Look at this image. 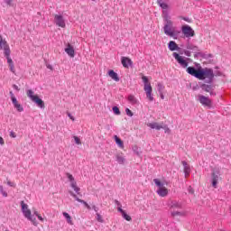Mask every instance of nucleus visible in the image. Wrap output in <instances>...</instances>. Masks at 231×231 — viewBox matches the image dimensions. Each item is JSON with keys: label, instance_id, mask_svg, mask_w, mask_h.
Segmentation results:
<instances>
[{"label": "nucleus", "instance_id": "obj_4", "mask_svg": "<svg viewBox=\"0 0 231 231\" xmlns=\"http://www.w3.org/2000/svg\"><path fill=\"white\" fill-rule=\"evenodd\" d=\"M183 205L180 201L172 200L170 204V212L172 217H180L184 216L183 212L178 211L182 208Z\"/></svg>", "mask_w": 231, "mask_h": 231}, {"label": "nucleus", "instance_id": "obj_6", "mask_svg": "<svg viewBox=\"0 0 231 231\" xmlns=\"http://www.w3.org/2000/svg\"><path fill=\"white\" fill-rule=\"evenodd\" d=\"M153 182L158 187L157 189V194L161 198H167L169 196V189L164 187L163 183L159 179H154Z\"/></svg>", "mask_w": 231, "mask_h": 231}, {"label": "nucleus", "instance_id": "obj_17", "mask_svg": "<svg viewBox=\"0 0 231 231\" xmlns=\"http://www.w3.org/2000/svg\"><path fill=\"white\" fill-rule=\"evenodd\" d=\"M181 164L184 167L183 171L185 174V178H189V176H190V165L185 161H182Z\"/></svg>", "mask_w": 231, "mask_h": 231}, {"label": "nucleus", "instance_id": "obj_37", "mask_svg": "<svg viewBox=\"0 0 231 231\" xmlns=\"http://www.w3.org/2000/svg\"><path fill=\"white\" fill-rule=\"evenodd\" d=\"M9 135H10L11 138H16L17 137V134H15V132H14V131H11Z\"/></svg>", "mask_w": 231, "mask_h": 231}, {"label": "nucleus", "instance_id": "obj_21", "mask_svg": "<svg viewBox=\"0 0 231 231\" xmlns=\"http://www.w3.org/2000/svg\"><path fill=\"white\" fill-rule=\"evenodd\" d=\"M7 59V63L9 66V69L12 73H15V66L14 65V60H12V58L10 56H5Z\"/></svg>", "mask_w": 231, "mask_h": 231}, {"label": "nucleus", "instance_id": "obj_11", "mask_svg": "<svg viewBox=\"0 0 231 231\" xmlns=\"http://www.w3.org/2000/svg\"><path fill=\"white\" fill-rule=\"evenodd\" d=\"M173 57L182 66V68H187L189 66V62L183 57L180 56L178 52H173Z\"/></svg>", "mask_w": 231, "mask_h": 231}, {"label": "nucleus", "instance_id": "obj_23", "mask_svg": "<svg viewBox=\"0 0 231 231\" xmlns=\"http://www.w3.org/2000/svg\"><path fill=\"white\" fill-rule=\"evenodd\" d=\"M219 180V176H217V174H216V172L212 173V187H214V189H217V181Z\"/></svg>", "mask_w": 231, "mask_h": 231}, {"label": "nucleus", "instance_id": "obj_49", "mask_svg": "<svg viewBox=\"0 0 231 231\" xmlns=\"http://www.w3.org/2000/svg\"><path fill=\"white\" fill-rule=\"evenodd\" d=\"M10 3H12V0H9V1L7 2L8 5H10Z\"/></svg>", "mask_w": 231, "mask_h": 231}, {"label": "nucleus", "instance_id": "obj_36", "mask_svg": "<svg viewBox=\"0 0 231 231\" xmlns=\"http://www.w3.org/2000/svg\"><path fill=\"white\" fill-rule=\"evenodd\" d=\"M125 113H126L127 116H134L133 111H131V109H129V108L125 109Z\"/></svg>", "mask_w": 231, "mask_h": 231}, {"label": "nucleus", "instance_id": "obj_32", "mask_svg": "<svg viewBox=\"0 0 231 231\" xmlns=\"http://www.w3.org/2000/svg\"><path fill=\"white\" fill-rule=\"evenodd\" d=\"M122 216H123L124 219H125L126 221H132V219H133L131 217V216H129V215H127V213H125V211L123 212Z\"/></svg>", "mask_w": 231, "mask_h": 231}, {"label": "nucleus", "instance_id": "obj_28", "mask_svg": "<svg viewBox=\"0 0 231 231\" xmlns=\"http://www.w3.org/2000/svg\"><path fill=\"white\" fill-rule=\"evenodd\" d=\"M128 102H130V104H138V99H136V97L134 95H129L128 96Z\"/></svg>", "mask_w": 231, "mask_h": 231}, {"label": "nucleus", "instance_id": "obj_30", "mask_svg": "<svg viewBox=\"0 0 231 231\" xmlns=\"http://www.w3.org/2000/svg\"><path fill=\"white\" fill-rule=\"evenodd\" d=\"M63 216L67 219V222L69 223V225H73V220H71V216H69V213L63 212Z\"/></svg>", "mask_w": 231, "mask_h": 231}, {"label": "nucleus", "instance_id": "obj_48", "mask_svg": "<svg viewBox=\"0 0 231 231\" xmlns=\"http://www.w3.org/2000/svg\"><path fill=\"white\" fill-rule=\"evenodd\" d=\"M40 214L37 211H34V216L38 217Z\"/></svg>", "mask_w": 231, "mask_h": 231}, {"label": "nucleus", "instance_id": "obj_16", "mask_svg": "<svg viewBox=\"0 0 231 231\" xmlns=\"http://www.w3.org/2000/svg\"><path fill=\"white\" fill-rule=\"evenodd\" d=\"M69 194H70V196H72V198H75L76 201H79V203H82L83 205H85V207H86V208H88V210H91V206H89V204H88V202L84 201L83 199H79L77 194H75L73 191H69Z\"/></svg>", "mask_w": 231, "mask_h": 231}, {"label": "nucleus", "instance_id": "obj_43", "mask_svg": "<svg viewBox=\"0 0 231 231\" xmlns=\"http://www.w3.org/2000/svg\"><path fill=\"white\" fill-rule=\"evenodd\" d=\"M5 143V139L0 136V145H3Z\"/></svg>", "mask_w": 231, "mask_h": 231}, {"label": "nucleus", "instance_id": "obj_35", "mask_svg": "<svg viewBox=\"0 0 231 231\" xmlns=\"http://www.w3.org/2000/svg\"><path fill=\"white\" fill-rule=\"evenodd\" d=\"M74 141L76 142L77 145H80L82 142H80V138L79 136H74Z\"/></svg>", "mask_w": 231, "mask_h": 231}, {"label": "nucleus", "instance_id": "obj_5", "mask_svg": "<svg viewBox=\"0 0 231 231\" xmlns=\"http://www.w3.org/2000/svg\"><path fill=\"white\" fill-rule=\"evenodd\" d=\"M142 80L144 84L143 89L146 93V98L149 102H152L154 100V97L152 96V86H151V82H149V79H147L146 76H143Z\"/></svg>", "mask_w": 231, "mask_h": 231}, {"label": "nucleus", "instance_id": "obj_1", "mask_svg": "<svg viewBox=\"0 0 231 231\" xmlns=\"http://www.w3.org/2000/svg\"><path fill=\"white\" fill-rule=\"evenodd\" d=\"M186 71L189 75H191V77L199 79V80H205V79L212 80V79H214V70L212 69H203L201 66H199L196 69L194 67H188Z\"/></svg>", "mask_w": 231, "mask_h": 231}, {"label": "nucleus", "instance_id": "obj_46", "mask_svg": "<svg viewBox=\"0 0 231 231\" xmlns=\"http://www.w3.org/2000/svg\"><path fill=\"white\" fill-rule=\"evenodd\" d=\"M164 129H166L165 133H171V129H169L168 127L164 126Z\"/></svg>", "mask_w": 231, "mask_h": 231}, {"label": "nucleus", "instance_id": "obj_38", "mask_svg": "<svg viewBox=\"0 0 231 231\" xmlns=\"http://www.w3.org/2000/svg\"><path fill=\"white\" fill-rule=\"evenodd\" d=\"M7 185H9V187H15V182H12L9 180H7Z\"/></svg>", "mask_w": 231, "mask_h": 231}, {"label": "nucleus", "instance_id": "obj_10", "mask_svg": "<svg viewBox=\"0 0 231 231\" xmlns=\"http://www.w3.org/2000/svg\"><path fill=\"white\" fill-rule=\"evenodd\" d=\"M67 178L70 181V186L73 190H75L77 194H80V188L77 186V181H75V178L73 177V175H71V173H67Z\"/></svg>", "mask_w": 231, "mask_h": 231}, {"label": "nucleus", "instance_id": "obj_9", "mask_svg": "<svg viewBox=\"0 0 231 231\" xmlns=\"http://www.w3.org/2000/svg\"><path fill=\"white\" fill-rule=\"evenodd\" d=\"M199 103L205 107H212V100L203 95L198 96Z\"/></svg>", "mask_w": 231, "mask_h": 231}, {"label": "nucleus", "instance_id": "obj_34", "mask_svg": "<svg viewBox=\"0 0 231 231\" xmlns=\"http://www.w3.org/2000/svg\"><path fill=\"white\" fill-rule=\"evenodd\" d=\"M97 220L98 223H104V218H102V216L100 214H97Z\"/></svg>", "mask_w": 231, "mask_h": 231}, {"label": "nucleus", "instance_id": "obj_50", "mask_svg": "<svg viewBox=\"0 0 231 231\" xmlns=\"http://www.w3.org/2000/svg\"><path fill=\"white\" fill-rule=\"evenodd\" d=\"M161 97L163 99V95H162Z\"/></svg>", "mask_w": 231, "mask_h": 231}, {"label": "nucleus", "instance_id": "obj_41", "mask_svg": "<svg viewBox=\"0 0 231 231\" xmlns=\"http://www.w3.org/2000/svg\"><path fill=\"white\" fill-rule=\"evenodd\" d=\"M69 118H70V120H72V122H75V117H73V116H71V114H68Z\"/></svg>", "mask_w": 231, "mask_h": 231}, {"label": "nucleus", "instance_id": "obj_19", "mask_svg": "<svg viewBox=\"0 0 231 231\" xmlns=\"http://www.w3.org/2000/svg\"><path fill=\"white\" fill-rule=\"evenodd\" d=\"M65 52L69 55V57H75V49H73V46L71 44L68 43L67 48L65 49Z\"/></svg>", "mask_w": 231, "mask_h": 231}, {"label": "nucleus", "instance_id": "obj_13", "mask_svg": "<svg viewBox=\"0 0 231 231\" xmlns=\"http://www.w3.org/2000/svg\"><path fill=\"white\" fill-rule=\"evenodd\" d=\"M54 21L57 26H60V28H66V22H64L62 15L55 14Z\"/></svg>", "mask_w": 231, "mask_h": 231}, {"label": "nucleus", "instance_id": "obj_14", "mask_svg": "<svg viewBox=\"0 0 231 231\" xmlns=\"http://www.w3.org/2000/svg\"><path fill=\"white\" fill-rule=\"evenodd\" d=\"M182 33L185 37H194V30H192V27L189 25L182 26Z\"/></svg>", "mask_w": 231, "mask_h": 231}, {"label": "nucleus", "instance_id": "obj_25", "mask_svg": "<svg viewBox=\"0 0 231 231\" xmlns=\"http://www.w3.org/2000/svg\"><path fill=\"white\" fill-rule=\"evenodd\" d=\"M200 88L203 91H206V93H210V95H212V85L202 84Z\"/></svg>", "mask_w": 231, "mask_h": 231}, {"label": "nucleus", "instance_id": "obj_29", "mask_svg": "<svg viewBox=\"0 0 231 231\" xmlns=\"http://www.w3.org/2000/svg\"><path fill=\"white\" fill-rule=\"evenodd\" d=\"M115 140H116V143L118 144V146L121 148V149H124V141H122V139H120V137L115 135Z\"/></svg>", "mask_w": 231, "mask_h": 231}, {"label": "nucleus", "instance_id": "obj_47", "mask_svg": "<svg viewBox=\"0 0 231 231\" xmlns=\"http://www.w3.org/2000/svg\"><path fill=\"white\" fill-rule=\"evenodd\" d=\"M48 69L53 70V67L51 65H47Z\"/></svg>", "mask_w": 231, "mask_h": 231}, {"label": "nucleus", "instance_id": "obj_2", "mask_svg": "<svg viewBox=\"0 0 231 231\" xmlns=\"http://www.w3.org/2000/svg\"><path fill=\"white\" fill-rule=\"evenodd\" d=\"M164 22H165V24L163 26V32L165 35H168V37H172L173 39H176V36L178 35V32L176 31V27H174V24L172 23V20H171V17H169L168 15H165Z\"/></svg>", "mask_w": 231, "mask_h": 231}, {"label": "nucleus", "instance_id": "obj_51", "mask_svg": "<svg viewBox=\"0 0 231 231\" xmlns=\"http://www.w3.org/2000/svg\"><path fill=\"white\" fill-rule=\"evenodd\" d=\"M92 1H96V0H92Z\"/></svg>", "mask_w": 231, "mask_h": 231}, {"label": "nucleus", "instance_id": "obj_24", "mask_svg": "<svg viewBox=\"0 0 231 231\" xmlns=\"http://www.w3.org/2000/svg\"><path fill=\"white\" fill-rule=\"evenodd\" d=\"M168 48L171 51H176L178 50V44L174 41H171L168 44Z\"/></svg>", "mask_w": 231, "mask_h": 231}, {"label": "nucleus", "instance_id": "obj_31", "mask_svg": "<svg viewBox=\"0 0 231 231\" xmlns=\"http://www.w3.org/2000/svg\"><path fill=\"white\" fill-rule=\"evenodd\" d=\"M0 192L4 196V198H8V193L5 190L3 186H0Z\"/></svg>", "mask_w": 231, "mask_h": 231}, {"label": "nucleus", "instance_id": "obj_45", "mask_svg": "<svg viewBox=\"0 0 231 231\" xmlns=\"http://www.w3.org/2000/svg\"><path fill=\"white\" fill-rule=\"evenodd\" d=\"M14 89H16V91H19V87L17 85L13 86Z\"/></svg>", "mask_w": 231, "mask_h": 231}, {"label": "nucleus", "instance_id": "obj_12", "mask_svg": "<svg viewBox=\"0 0 231 231\" xmlns=\"http://www.w3.org/2000/svg\"><path fill=\"white\" fill-rule=\"evenodd\" d=\"M11 93V100L15 107V109L19 112V113H23V111H24V108L23 107V106H21V104H19V101H17V98L15 97V96H14V94L12 92Z\"/></svg>", "mask_w": 231, "mask_h": 231}, {"label": "nucleus", "instance_id": "obj_27", "mask_svg": "<svg viewBox=\"0 0 231 231\" xmlns=\"http://www.w3.org/2000/svg\"><path fill=\"white\" fill-rule=\"evenodd\" d=\"M116 161L120 165H124V163H125V158H124V155L122 154L116 155Z\"/></svg>", "mask_w": 231, "mask_h": 231}, {"label": "nucleus", "instance_id": "obj_26", "mask_svg": "<svg viewBox=\"0 0 231 231\" xmlns=\"http://www.w3.org/2000/svg\"><path fill=\"white\" fill-rule=\"evenodd\" d=\"M157 4L159 5V6H161V8H162V10H167L169 8V5L162 0H158Z\"/></svg>", "mask_w": 231, "mask_h": 231}, {"label": "nucleus", "instance_id": "obj_7", "mask_svg": "<svg viewBox=\"0 0 231 231\" xmlns=\"http://www.w3.org/2000/svg\"><path fill=\"white\" fill-rule=\"evenodd\" d=\"M27 97L32 101L34 102V104H37V106L39 107H44V101H42V99H41L39 97V96L35 95V93L33 92V90L29 89L27 90Z\"/></svg>", "mask_w": 231, "mask_h": 231}, {"label": "nucleus", "instance_id": "obj_40", "mask_svg": "<svg viewBox=\"0 0 231 231\" xmlns=\"http://www.w3.org/2000/svg\"><path fill=\"white\" fill-rule=\"evenodd\" d=\"M117 211L120 212L121 214H124V212H125L124 209H122V207H118Z\"/></svg>", "mask_w": 231, "mask_h": 231}, {"label": "nucleus", "instance_id": "obj_8", "mask_svg": "<svg viewBox=\"0 0 231 231\" xmlns=\"http://www.w3.org/2000/svg\"><path fill=\"white\" fill-rule=\"evenodd\" d=\"M0 50L4 51L5 57H10V53H12L10 51V45H8L6 40L3 39L2 35H0Z\"/></svg>", "mask_w": 231, "mask_h": 231}, {"label": "nucleus", "instance_id": "obj_3", "mask_svg": "<svg viewBox=\"0 0 231 231\" xmlns=\"http://www.w3.org/2000/svg\"><path fill=\"white\" fill-rule=\"evenodd\" d=\"M21 207H22V212L24 217H26V219L31 221V223H32L34 226H37V225H39V222H37V218H35V217L32 215V210L29 209L28 204L24 203V201L22 200Z\"/></svg>", "mask_w": 231, "mask_h": 231}, {"label": "nucleus", "instance_id": "obj_22", "mask_svg": "<svg viewBox=\"0 0 231 231\" xmlns=\"http://www.w3.org/2000/svg\"><path fill=\"white\" fill-rule=\"evenodd\" d=\"M108 76L111 78L112 80H115V82H118L120 80V78H118V74L115 72V70H109Z\"/></svg>", "mask_w": 231, "mask_h": 231}, {"label": "nucleus", "instance_id": "obj_44", "mask_svg": "<svg viewBox=\"0 0 231 231\" xmlns=\"http://www.w3.org/2000/svg\"><path fill=\"white\" fill-rule=\"evenodd\" d=\"M38 217V219H39V220H41V221H44V218L42 217V216H41V214H40V215H38V217Z\"/></svg>", "mask_w": 231, "mask_h": 231}, {"label": "nucleus", "instance_id": "obj_20", "mask_svg": "<svg viewBox=\"0 0 231 231\" xmlns=\"http://www.w3.org/2000/svg\"><path fill=\"white\" fill-rule=\"evenodd\" d=\"M121 63L123 64L124 68H129V66H133V60L127 57H122Z\"/></svg>", "mask_w": 231, "mask_h": 231}, {"label": "nucleus", "instance_id": "obj_18", "mask_svg": "<svg viewBox=\"0 0 231 231\" xmlns=\"http://www.w3.org/2000/svg\"><path fill=\"white\" fill-rule=\"evenodd\" d=\"M148 127H151V129H156V131H160V129H165L163 126V123H149Z\"/></svg>", "mask_w": 231, "mask_h": 231}, {"label": "nucleus", "instance_id": "obj_33", "mask_svg": "<svg viewBox=\"0 0 231 231\" xmlns=\"http://www.w3.org/2000/svg\"><path fill=\"white\" fill-rule=\"evenodd\" d=\"M112 109L115 115H120V108L118 106H114Z\"/></svg>", "mask_w": 231, "mask_h": 231}, {"label": "nucleus", "instance_id": "obj_15", "mask_svg": "<svg viewBox=\"0 0 231 231\" xmlns=\"http://www.w3.org/2000/svg\"><path fill=\"white\" fill-rule=\"evenodd\" d=\"M69 194H70V196H72V198H75L76 201H79V203H82L83 205H85V207H86V208H88V210H91V206H89V204H88V202L84 201L83 199H79L77 194H75L73 191H69Z\"/></svg>", "mask_w": 231, "mask_h": 231}, {"label": "nucleus", "instance_id": "obj_39", "mask_svg": "<svg viewBox=\"0 0 231 231\" xmlns=\"http://www.w3.org/2000/svg\"><path fill=\"white\" fill-rule=\"evenodd\" d=\"M188 190L189 194H194V189L192 187L189 186Z\"/></svg>", "mask_w": 231, "mask_h": 231}, {"label": "nucleus", "instance_id": "obj_42", "mask_svg": "<svg viewBox=\"0 0 231 231\" xmlns=\"http://www.w3.org/2000/svg\"><path fill=\"white\" fill-rule=\"evenodd\" d=\"M116 205L118 207H122V204L118 200H115Z\"/></svg>", "mask_w": 231, "mask_h": 231}]
</instances>
